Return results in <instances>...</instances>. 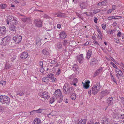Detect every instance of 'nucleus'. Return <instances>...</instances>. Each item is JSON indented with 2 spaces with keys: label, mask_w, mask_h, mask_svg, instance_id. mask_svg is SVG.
<instances>
[{
  "label": "nucleus",
  "mask_w": 124,
  "mask_h": 124,
  "mask_svg": "<svg viewBox=\"0 0 124 124\" xmlns=\"http://www.w3.org/2000/svg\"><path fill=\"white\" fill-rule=\"evenodd\" d=\"M39 64L40 66L41 67L43 66V63L42 61L39 62Z\"/></svg>",
  "instance_id": "nucleus-57"
},
{
  "label": "nucleus",
  "mask_w": 124,
  "mask_h": 124,
  "mask_svg": "<svg viewBox=\"0 0 124 124\" xmlns=\"http://www.w3.org/2000/svg\"><path fill=\"white\" fill-rule=\"evenodd\" d=\"M74 75H71L69 77V78L70 79H72L74 78Z\"/></svg>",
  "instance_id": "nucleus-62"
},
{
  "label": "nucleus",
  "mask_w": 124,
  "mask_h": 124,
  "mask_svg": "<svg viewBox=\"0 0 124 124\" xmlns=\"http://www.w3.org/2000/svg\"><path fill=\"white\" fill-rule=\"evenodd\" d=\"M94 122L93 121L90 120L89 121L87 124H93Z\"/></svg>",
  "instance_id": "nucleus-54"
},
{
  "label": "nucleus",
  "mask_w": 124,
  "mask_h": 124,
  "mask_svg": "<svg viewBox=\"0 0 124 124\" xmlns=\"http://www.w3.org/2000/svg\"><path fill=\"white\" fill-rule=\"evenodd\" d=\"M91 61L92 62H94L95 64H96L97 62V60L94 58H93L91 59Z\"/></svg>",
  "instance_id": "nucleus-45"
},
{
  "label": "nucleus",
  "mask_w": 124,
  "mask_h": 124,
  "mask_svg": "<svg viewBox=\"0 0 124 124\" xmlns=\"http://www.w3.org/2000/svg\"><path fill=\"white\" fill-rule=\"evenodd\" d=\"M116 29H114L113 30H111L110 32V34H112L114 32H115L116 31Z\"/></svg>",
  "instance_id": "nucleus-56"
},
{
  "label": "nucleus",
  "mask_w": 124,
  "mask_h": 124,
  "mask_svg": "<svg viewBox=\"0 0 124 124\" xmlns=\"http://www.w3.org/2000/svg\"><path fill=\"white\" fill-rule=\"evenodd\" d=\"M111 57V59L117 65H119V63L117 62L114 59V58H112Z\"/></svg>",
  "instance_id": "nucleus-47"
},
{
  "label": "nucleus",
  "mask_w": 124,
  "mask_h": 124,
  "mask_svg": "<svg viewBox=\"0 0 124 124\" xmlns=\"http://www.w3.org/2000/svg\"><path fill=\"white\" fill-rule=\"evenodd\" d=\"M42 80L43 82L46 83L49 81V80L47 78V77H44L42 78Z\"/></svg>",
  "instance_id": "nucleus-30"
},
{
  "label": "nucleus",
  "mask_w": 124,
  "mask_h": 124,
  "mask_svg": "<svg viewBox=\"0 0 124 124\" xmlns=\"http://www.w3.org/2000/svg\"><path fill=\"white\" fill-rule=\"evenodd\" d=\"M34 124H41V121L39 118H36L33 121Z\"/></svg>",
  "instance_id": "nucleus-21"
},
{
  "label": "nucleus",
  "mask_w": 124,
  "mask_h": 124,
  "mask_svg": "<svg viewBox=\"0 0 124 124\" xmlns=\"http://www.w3.org/2000/svg\"><path fill=\"white\" fill-rule=\"evenodd\" d=\"M55 15H57V16H54L59 17H63L64 16L62 15V14L60 12H59L58 13H55L54 14Z\"/></svg>",
  "instance_id": "nucleus-26"
},
{
  "label": "nucleus",
  "mask_w": 124,
  "mask_h": 124,
  "mask_svg": "<svg viewBox=\"0 0 124 124\" xmlns=\"http://www.w3.org/2000/svg\"><path fill=\"white\" fill-rule=\"evenodd\" d=\"M86 120L85 119H83L82 120H80L78 123V124H86Z\"/></svg>",
  "instance_id": "nucleus-28"
},
{
  "label": "nucleus",
  "mask_w": 124,
  "mask_h": 124,
  "mask_svg": "<svg viewBox=\"0 0 124 124\" xmlns=\"http://www.w3.org/2000/svg\"><path fill=\"white\" fill-rule=\"evenodd\" d=\"M90 83V81L88 80V81L86 82L85 83H83V82H82V83L85 84V85H87L86 87V89H87L89 87V84Z\"/></svg>",
  "instance_id": "nucleus-31"
},
{
  "label": "nucleus",
  "mask_w": 124,
  "mask_h": 124,
  "mask_svg": "<svg viewBox=\"0 0 124 124\" xmlns=\"http://www.w3.org/2000/svg\"><path fill=\"white\" fill-rule=\"evenodd\" d=\"M54 94L56 97H61V98H62V97L61 98L62 93L59 89H58L56 90Z\"/></svg>",
  "instance_id": "nucleus-5"
},
{
  "label": "nucleus",
  "mask_w": 124,
  "mask_h": 124,
  "mask_svg": "<svg viewBox=\"0 0 124 124\" xmlns=\"http://www.w3.org/2000/svg\"><path fill=\"white\" fill-rule=\"evenodd\" d=\"M98 20V19L97 18H95V19L94 20V22L96 23L97 22V20Z\"/></svg>",
  "instance_id": "nucleus-63"
},
{
  "label": "nucleus",
  "mask_w": 124,
  "mask_h": 124,
  "mask_svg": "<svg viewBox=\"0 0 124 124\" xmlns=\"http://www.w3.org/2000/svg\"><path fill=\"white\" fill-rule=\"evenodd\" d=\"M102 124H108V119L106 117L104 118Z\"/></svg>",
  "instance_id": "nucleus-25"
},
{
  "label": "nucleus",
  "mask_w": 124,
  "mask_h": 124,
  "mask_svg": "<svg viewBox=\"0 0 124 124\" xmlns=\"http://www.w3.org/2000/svg\"><path fill=\"white\" fill-rule=\"evenodd\" d=\"M18 23V22L16 20V18L14 17V19H13L12 22V24L16 25Z\"/></svg>",
  "instance_id": "nucleus-33"
},
{
  "label": "nucleus",
  "mask_w": 124,
  "mask_h": 124,
  "mask_svg": "<svg viewBox=\"0 0 124 124\" xmlns=\"http://www.w3.org/2000/svg\"><path fill=\"white\" fill-rule=\"evenodd\" d=\"M121 32H120L119 31L118 32V33L117 34V36L119 37L121 36Z\"/></svg>",
  "instance_id": "nucleus-58"
},
{
  "label": "nucleus",
  "mask_w": 124,
  "mask_h": 124,
  "mask_svg": "<svg viewBox=\"0 0 124 124\" xmlns=\"http://www.w3.org/2000/svg\"><path fill=\"white\" fill-rule=\"evenodd\" d=\"M101 11V10L99 9H96L93 10V12L94 14H96L98 12H100Z\"/></svg>",
  "instance_id": "nucleus-38"
},
{
  "label": "nucleus",
  "mask_w": 124,
  "mask_h": 124,
  "mask_svg": "<svg viewBox=\"0 0 124 124\" xmlns=\"http://www.w3.org/2000/svg\"><path fill=\"white\" fill-rule=\"evenodd\" d=\"M78 82V79L76 78H74L72 82H71L70 84L71 85H73L75 86H77L76 83Z\"/></svg>",
  "instance_id": "nucleus-22"
},
{
  "label": "nucleus",
  "mask_w": 124,
  "mask_h": 124,
  "mask_svg": "<svg viewBox=\"0 0 124 124\" xmlns=\"http://www.w3.org/2000/svg\"><path fill=\"white\" fill-rule=\"evenodd\" d=\"M0 7L2 9H5L7 7V5L4 4H1L0 5Z\"/></svg>",
  "instance_id": "nucleus-43"
},
{
  "label": "nucleus",
  "mask_w": 124,
  "mask_h": 124,
  "mask_svg": "<svg viewBox=\"0 0 124 124\" xmlns=\"http://www.w3.org/2000/svg\"><path fill=\"white\" fill-rule=\"evenodd\" d=\"M112 12V11L111 10V9H109L108 10L107 12V13L108 14Z\"/></svg>",
  "instance_id": "nucleus-60"
},
{
  "label": "nucleus",
  "mask_w": 124,
  "mask_h": 124,
  "mask_svg": "<svg viewBox=\"0 0 124 124\" xmlns=\"http://www.w3.org/2000/svg\"><path fill=\"white\" fill-rule=\"evenodd\" d=\"M27 113H29L30 115L31 114L33 115V114H34L35 113H36V112L35 110H33V111L31 112H28Z\"/></svg>",
  "instance_id": "nucleus-44"
},
{
  "label": "nucleus",
  "mask_w": 124,
  "mask_h": 124,
  "mask_svg": "<svg viewBox=\"0 0 124 124\" xmlns=\"http://www.w3.org/2000/svg\"><path fill=\"white\" fill-rule=\"evenodd\" d=\"M16 27L14 25H11L9 27V29L12 31H16Z\"/></svg>",
  "instance_id": "nucleus-20"
},
{
  "label": "nucleus",
  "mask_w": 124,
  "mask_h": 124,
  "mask_svg": "<svg viewBox=\"0 0 124 124\" xmlns=\"http://www.w3.org/2000/svg\"><path fill=\"white\" fill-rule=\"evenodd\" d=\"M51 80L53 82H57V81L56 79L55 78H51Z\"/></svg>",
  "instance_id": "nucleus-49"
},
{
  "label": "nucleus",
  "mask_w": 124,
  "mask_h": 124,
  "mask_svg": "<svg viewBox=\"0 0 124 124\" xmlns=\"http://www.w3.org/2000/svg\"><path fill=\"white\" fill-rule=\"evenodd\" d=\"M24 89L23 87H21L19 89L17 92V94L20 96H22L24 94Z\"/></svg>",
  "instance_id": "nucleus-12"
},
{
  "label": "nucleus",
  "mask_w": 124,
  "mask_h": 124,
  "mask_svg": "<svg viewBox=\"0 0 124 124\" xmlns=\"http://www.w3.org/2000/svg\"><path fill=\"white\" fill-rule=\"evenodd\" d=\"M42 52L43 54L44 55H47L49 54L48 52L45 49H43L42 51Z\"/></svg>",
  "instance_id": "nucleus-40"
},
{
  "label": "nucleus",
  "mask_w": 124,
  "mask_h": 124,
  "mask_svg": "<svg viewBox=\"0 0 124 124\" xmlns=\"http://www.w3.org/2000/svg\"><path fill=\"white\" fill-rule=\"evenodd\" d=\"M42 39L38 38L36 40V45L38 46H39L41 44V41Z\"/></svg>",
  "instance_id": "nucleus-24"
},
{
  "label": "nucleus",
  "mask_w": 124,
  "mask_h": 124,
  "mask_svg": "<svg viewBox=\"0 0 124 124\" xmlns=\"http://www.w3.org/2000/svg\"><path fill=\"white\" fill-rule=\"evenodd\" d=\"M101 88L99 83H97L96 85H93L92 88L90 89L88 91V94L90 95L92 93L93 95L96 94L100 90Z\"/></svg>",
  "instance_id": "nucleus-1"
},
{
  "label": "nucleus",
  "mask_w": 124,
  "mask_h": 124,
  "mask_svg": "<svg viewBox=\"0 0 124 124\" xmlns=\"http://www.w3.org/2000/svg\"><path fill=\"white\" fill-rule=\"evenodd\" d=\"M110 75L112 79L114 82L116 83V84H117V83L116 82V79L114 78V77L112 75L111 73H110Z\"/></svg>",
  "instance_id": "nucleus-42"
},
{
  "label": "nucleus",
  "mask_w": 124,
  "mask_h": 124,
  "mask_svg": "<svg viewBox=\"0 0 124 124\" xmlns=\"http://www.w3.org/2000/svg\"><path fill=\"white\" fill-rule=\"evenodd\" d=\"M73 124H78L77 121L74 120L73 121Z\"/></svg>",
  "instance_id": "nucleus-64"
},
{
  "label": "nucleus",
  "mask_w": 124,
  "mask_h": 124,
  "mask_svg": "<svg viewBox=\"0 0 124 124\" xmlns=\"http://www.w3.org/2000/svg\"><path fill=\"white\" fill-rule=\"evenodd\" d=\"M64 91L65 93H67V91H68L70 87L69 84H65L63 86Z\"/></svg>",
  "instance_id": "nucleus-11"
},
{
  "label": "nucleus",
  "mask_w": 124,
  "mask_h": 124,
  "mask_svg": "<svg viewBox=\"0 0 124 124\" xmlns=\"http://www.w3.org/2000/svg\"><path fill=\"white\" fill-rule=\"evenodd\" d=\"M39 95L41 97L45 99H48L50 98V96L48 95V93L46 91L41 92L39 93Z\"/></svg>",
  "instance_id": "nucleus-3"
},
{
  "label": "nucleus",
  "mask_w": 124,
  "mask_h": 124,
  "mask_svg": "<svg viewBox=\"0 0 124 124\" xmlns=\"http://www.w3.org/2000/svg\"><path fill=\"white\" fill-rule=\"evenodd\" d=\"M113 100L112 97H109L108 98L107 100V103H108V106L110 105H112L113 102Z\"/></svg>",
  "instance_id": "nucleus-15"
},
{
  "label": "nucleus",
  "mask_w": 124,
  "mask_h": 124,
  "mask_svg": "<svg viewBox=\"0 0 124 124\" xmlns=\"http://www.w3.org/2000/svg\"><path fill=\"white\" fill-rule=\"evenodd\" d=\"M61 25L60 24H58L57 25V27L58 28L60 29L61 28Z\"/></svg>",
  "instance_id": "nucleus-61"
},
{
  "label": "nucleus",
  "mask_w": 124,
  "mask_h": 124,
  "mask_svg": "<svg viewBox=\"0 0 124 124\" xmlns=\"http://www.w3.org/2000/svg\"><path fill=\"white\" fill-rule=\"evenodd\" d=\"M22 39V37L19 35H16L14 37L13 39L16 43L18 44L21 41Z\"/></svg>",
  "instance_id": "nucleus-4"
},
{
  "label": "nucleus",
  "mask_w": 124,
  "mask_h": 124,
  "mask_svg": "<svg viewBox=\"0 0 124 124\" xmlns=\"http://www.w3.org/2000/svg\"><path fill=\"white\" fill-rule=\"evenodd\" d=\"M54 75L51 73L48 74L47 76V78H52Z\"/></svg>",
  "instance_id": "nucleus-41"
},
{
  "label": "nucleus",
  "mask_w": 124,
  "mask_h": 124,
  "mask_svg": "<svg viewBox=\"0 0 124 124\" xmlns=\"http://www.w3.org/2000/svg\"><path fill=\"white\" fill-rule=\"evenodd\" d=\"M60 73V69H59L57 71V72L56 73V75H59Z\"/></svg>",
  "instance_id": "nucleus-53"
},
{
  "label": "nucleus",
  "mask_w": 124,
  "mask_h": 124,
  "mask_svg": "<svg viewBox=\"0 0 124 124\" xmlns=\"http://www.w3.org/2000/svg\"><path fill=\"white\" fill-rule=\"evenodd\" d=\"M6 32V28L4 26L0 27V35H5Z\"/></svg>",
  "instance_id": "nucleus-8"
},
{
  "label": "nucleus",
  "mask_w": 124,
  "mask_h": 124,
  "mask_svg": "<svg viewBox=\"0 0 124 124\" xmlns=\"http://www.w3.org/2000/svg\"><path fill=\"white\" fill-rule=\"evenodd\" d=\"M102 67L100 68L99 69L96 70L95 73V74L96 75H98L102 71Z\"/></svg>",
  "instance_id": "nucleus-29"
},
{
  "label": "nucleus",
  "mask_w": 124,
  "mask_h": 124,
  "mask_svg": "<svg viewBox=\"0 0 124 124\" xmlns=\"http://www.w3.org/2000/svg\"><path fill=\"white\" fill-rule=\"evenodd\" d=\"M55 100V98L54 97H53L51 98L50 101V103L52 104L54 102Z\"/></svg>",
  "instance_id": "nucleus-34"
},
{
  "label": "nucleus",
  "mask_w": 124,
  "mask_h": 124,
  "mask_svg": "<svg viewBox=\"0 0 124 124\" xmlns=\"http://www.w3.org/2000/svg\"><path fill=\"white\" fill-rule=\"evenodd\" d=\"M63 45L65 47L68 45V43L67 40H64L63 42Z\"/></svg>",
  "instance_id": "nucleus-35"
},
{
  "label": "nucleus",
  "mask_w": 124,
  "mask_h": 124,
  "mask_svg": "<svg viewBox=\"0 0 124 124\" xmlns=\"http://www.w3.org/2000/svg\"><path fill=\"white\" fill-rule=\"evenodd\" d=\"M116 8V6L115 5H113L112 6V8L110 9L112 11H113L115 10Z\"/></svg>",
  "instance_id": "nucleus-48"
},
{
  "label": "nucleus",
  "mask_w": 124,
  "mask_h": 124,
  "mask_svg": "<svg viewBox=\"0 0 124 124\" xmlns=\"http://www.w3.org/2000/svg\"><path fill=\"white\" fill-rule=\"evenodd\" d=\"M28 54L27 52H23L21 54V57L22 59H26L28 56Z\"/></svg>",
  "instance_id": "nucleus-16"
},
{
  "label": "nucleus",
  "mask_w": 124,
  "mask_h": 124,
  "mask_svg": "<svg viewBox=\"0 0 124 124\" xmlns=\"http://www.w3.org/2000/svg\"><path fill=\"white\" fill-rule=\"evenodd\" d=\"M87 3L86 2H82L80 3L79 6L80 8L83 9H85L87 6Z\"/></svg>",
  "instance_id": "nucleus-13"
},
{
  "label": "nucleus",
  "mask_w": 124,
  "mask_h": 124,
  "mask_svg": "<svg viewBox=\"0 0 124 124\" xmlns=\"http://www.w3.org/2000/svg\"><path fill=\"white\" fill-rule=\"evenodd\" d=\"M13 16H9L7 17L6 20V22L8 25H9V23L12 24V22L14 19Z\"/></svg>",
  "instance_id": "nucleus-6"
},
{
  "label": "nucleus",
  "mask_w": 124,
  "mask_h": 124,
  "mask_svg": "<svg viewBox=\"0 0 124 124\" xmlns=\"http://www.w3.org/2000/svg\"><path fill=\"white\" fill-rule=\"evenodd\" d=\"M0 83L3 85H5L6 84V82L5 81H2L0 82Z\"/></svg>",
  "instance_id": "nucleus-52"
},
{
  "label": "nucleus",
  "mask_w": 124,
  "mask_h": 124,
  "mask_svg": "<svg viewBox=\"0 0 124 124\" xmlns=\"http://www.w3.org/2000/svg\"><path fill=\"white\" fill-rule=\"evenodd\" d=\"M70 98L73 100H75L76 98L75 94L74 93L72 94L70 96Z\"/></svg>",
  "instance_id": "nucleus-32"
},
{
  "label": "nucleus",
  "mask_w": 124,
  "mask_h": 124,
  "mask_svg": "<svg viewBox=\"0 0 124 124\" xmlns=\"http://www.w3.org/2000/svg\"><path fill=\"white\" fill-rule=\"evenodd\" d=\"M104 2L103 1H102L101 2H100L98 4V5L99 6H101L103 5L104 4Z\"/></svg>",
  "instance_id": "nucleus-51"
},
{
  "label": "nucleus",
  "mask_w": 124,
  "mask_h": 124,
  "mask_svg": "<svg viewBox=\"0 0 124 124\" xmlns=\"http://www.w3.org/2000/svg\"><path fill=\"white\" fill-rule=\"evenodd\" d=\"M35 25L37 26L40 27L42 26L41 21L39 19H37L35 20L34 21Z\"/></svg>",
  "instance_id": "nucleus-10"
},
{
  "label": "nucleus",
  "mask_w": 124,
  "mask_h": 124,
  "mask_svg": "<svg viewBox=\"0 0 124 124\" xmlns=\"http://www.w3.org/2000/svg\"><path fill=\"white\" fill-rule=\"evenodd\" d=\"M0 101L3 104H6L9 105L10 100L9 98L7 96H5L1 95L0 96Z\"/></svg>",
  "instance_id": "nucleus-2"
},
{
  "label": "nucleus",
  "mask_w": 124,
  "mask_h": 124,
  "mask_svg": "<svg viewBox=\"0 0 124 124\" xmlns=\"http://www.w3.org/2000/svg\"><path fill=\"white\" fill-rule=\"evenodd\" d=\"M92 52L91 49L89 50L88 51L86 54V58L89 59L92 55Z\"/></svg>",
  "instance_id": "nucleus-18"
},
{
  "label": "nucleus",
  "mask_w": 124,
  "mask_h": 124,
  "mask_svg": "<svg viewBox=\"0 0 124 124\" xmlns=\"http://www.w3.org/2000/svg\"><path fill=\"white\" fill-rule=\"evenodd\" d=\"M109 93V92L108 91L106 90L102 91L101 92L102 94V97L106 95Z\"/></svg>",
  "instance_id": "nucleus-19"
},
{
  "label": "nucleus",
  "mask_w": 124,
  "mask_h": 124,
  "mask_svg": "<svg viewBox=\"0 0 124 124\" xmlns=\"http://www.w3.org/2000/svg\"><path fill=\"white\" fill-rule=\"evenodd\" d=\"M73 91V90L72 88L71 87H70V88L69 89L68 91H67V93H70L71 94L72 93Z\"/></svg>",
  "instance_id": "nucleus-36"
},
{
  "label": "nucleus",
  "mask_w": 124,
  "mask_h": 124,
  "mask_svg": "<svg viewBox=\"0 0 124 124\" xmlns=\"http://www.w3.org/2000/svg\"><path fill=\"white\" fill-rule=\"evenodd\" d=\"M59 36L61 39H65L66 38V33L64 31H62L59 34Z\"/></svg>",
  "instance_id": "nucleus-17"
},
{
  "label": "nucleus",
  "mask_w": 124,
  "mask_h": 124,
  "mask_svg": "<svg viewBox=\"0 0 124 124\" xmlns=\"http://www.w3.org/2000/svg\"><path fill=\"white\" fill-rule=\"evenodd\" d=\"M62 44L61 42L58 43L56 45V48L57 49H60L62 48Z\"/></svg>",
  "instance_id": "nucleus-23"
},
{
  "label": "nucleus",
  "mask_w": 124,
  "mask_h": 124,
  "mask_svg": "<svg viewBox=\"0 0 124 124\" xmlns=\"http://www.w3.org/2000/svg\"><path fill=\"white\" fill-rule=\"evenodd\" d=\"M16 56L14 55L13 56V57H12L11 58V61H12V62H13L16 59Z\"/></svg>",
  "instance_id": "nucleus-46"
},
{
  "label": "nucleus",
  "mask_w": 124,
  "mask_h": 124,
  "mask_svg": "<svg viewBox=\"0 0 124 124\" xmlns=\"http://www.w3.org/2000/svg\"><path fill=\"white\" fill-rule=\"evenodd\" d=\"M43 109L41 108H39V109L37 110H36V113H41L42 112Z\"/></svg>",
  "instance_id": "nucleus-39"
},
{
  "label": "nucleus",
  "mask_w": 124,
  "mask_h": 124,
  "mask_svg": "<svg viewBox=\"0 0 124 124\" xmlns=\"http://www.w3.org/2000/svg\"><path fill=\"white\" fill-rule=\"evenodd\" d=\"M84 60L83 54H80L78 56V61L79 63H82L83 62Z\"/></svg>",
  "instance_id": "nucleus-14"
},
{
  "label": "nucleus",
  "mask_w": 124,
  "mask_h": 124,
  "mask_svg": "<svg viewBox=\"0 0 124 124\" xmlns=\"http://www.w3.org/2000/svg\"><path fill=\"white\" fill-rule=\"evenodd\" d=\"M13 65V64L10 62H7L5 65L4 68L5 69H8L11 68Z\"/></svg>",
  "instance_id": "nucleus-9"
},
{
  "label": "nucleus",
  "mask_w": 124,
  "mask_h": 124,
  "mask_svg": "<svg viewBox=\"0 0 124 124\" xmlns=\"http://www.w3.org/2000/svg\"><path fill=\"white\" fill-rule=\"evenodd\" d=\"M102 28L104 30H105V29L106 24L104 23L102 25Z\"/></svg>",
  "instance_id": "nucleus-55"
},
{
  "label": "nucleus",
  "mask_w": 124,
  "mask_h": 124,
  "mask_svg": "<svg viewBox=\"0 0 124 124\" xmlns=\"http://www.w3.org/2000/svg\"><path fill=\"white\" fill-rule=\"evenodd\" d=\"M44 69L43 66L41 67L40 71L41 72H43L44 71Z\"/></svg>",
  "instance_id": "nucleus-59"
},
{
  "label": "nucleus",
  "mask_w": 124,
  "mask_h": 124,
  "mask_svg": "<svg viewBox=\"0 0 124 124\" xmlns=\"http://www.w3.org/2000/svg\"><path fill=\"white\" fill-rule=\"evenodd\" d=\"M2 40L3 41L2 43V45L3 46H6L7 45L8 43H7V42H8L9 40V39L8 37H6L2 39Z\"/></svg>",
  "instance_id": "nucleus-7"
},
{
  "label": "nucleus",
  "mask_w": 124,
  "mask_h": 124,
  "mask_svg": "<svg viewBox=\"0 0 124 124\" xmlns=\"http://www.w3.org/2000/svg\"><path fill=\"white\" fill-rule=\"evenodd\" d=\"M117 70H115V71L120 77L121 76H122V75L123 74L122 72L118 69Z\"/></svg>",
  "instance_id": "nucleus-27"
},
{
  "label": "nucleus",
  "mask_w": 124,
  "mask_h": 124,
  "mask_svg": "<svg viewBox=\"0 0 124 124\" xmlns=\"http://www.w3.org/2000/svg\"><path fill=\"white\" fill-rule=\"evenodd\" d=\"M78 69V66L76 64H75L74 65L73 67V70L77 72Z\"/></svg>",
  "instance_id": "nucleus-37"
},
{
  "label": "nucleus",
  "mask_w": 124,
  "mask_h": 124,
  "mask_svg": "<svg viewBox=\"0 0 124 124\" xmlns=\"http://www.w3.org/2000/svg\"><path fill=\"white\" fill-rule=\"evenodd\" d=\"M114 40L117 43H119V39L118 38H115L114 39Z\"/></svg>",
  "instance_id": "nucleus-50"
}]
</instances>
